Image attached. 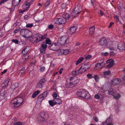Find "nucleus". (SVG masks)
I'll return each instance as SVG.
<instances>
[{
    "label": "nucleus",
    "instance_id": "obj_1",
    "mask_svg": "<svg viewBox=\"0 0 125 125\" xmlns=\"http://www.w3.org/2000/svg\"><path fill=\"white\" fill-rule=\"evenodd\" d=\"M23 99L21 97H18L13 99L11 101V103L14 105L12 106L14 108L21 106L22 103Z\"/></svg>",
    "mask_w": 125,
    "mask_h": 125
},
{
    "label": "nucleus",
    "instance_id": "obj_2",
    "mask_svg": "<svg viewBox=\"0 0 125 125\" xmlns=\"http://www.w3.org/2000/svg\"><path fill=\"white\" fill-rule=\"evenodd\" d=\"M76 94L78 96L86 99L89 98L90 97V94L88 92L82 89H79Z\"/></svg>",
    "mask_w": 125,
    "mask_h": 125
},
{
    "label": "nucleus",
    "instance_id": "obj_3",
    "mask_svg": "<svg viewBox=\"0 0 125 125\" xmlns=\"http://www.w3.org/2000/svg\"><path fill=\"white\" fill-rule=\"evenodd\" d=\"M82 11V9L80 6L77 5L75 8L74 10L72 11L71 13L70 18L73 19L75 18L76 15L80 13Z\"/></svg>",
    "mask_w": 125,
    "mask_h": 125
},
{
    "label": "nucleus",
    "instance_id": "obj_4",
    "mask_svg": "<svg viewBox=\"0 0 125 125\" xmlns=\"http://www.w3.org/2000/svg\"><path fill=\"white\" fill-rule=\"evenodd\" d=\"M48 117L47 114L45 112H42L40 113V116L38 117V119L40 121H46Z\"/></svg>",
    "mask_w": 125,
    "mask_h": 125
},
{
    "label": "nucleus",
    "instance_id": "obj_5",
    "mask_svg": "<svg viewBox=\"0 0 125 125\" xmlns=\"http://www.w3.org/2000/svg\"><path fill=\"white\" fill-rule=\"evenodd\" d=\"M108 94L109 95H113L114 98L116 99H118L120 97V95L119 93L117 94V95H115L114 94V92L113 90L108 91Z\"/></svg>",
    "mask_w": 125,
    "mask_h": 125
},
{
    "label": "nucleus",
    "instance_id": "obj_6",
    "mask_svg": "<svg viewBox=\"0 0 125 125\" xmlns=\"http://www.w3.org/2000/svg\"><path fill=\"white\" fill-rule=\"evenodd\" d=\"M46 81L45 78H43L37 84V87L39 88H42L44 85Z\"/></svg>",
    "mask_w": 125,
    "mask_h": 125
},
{
    "label": "nucleus",
    "instance_id": "obj_7",
    "mask_svg": "<svg viewBox=\"0 0 125 125\" xmlns=\"http://www.w3.org/2000/svg\"><path fill=\"white\" fill-rule=\"evenodd\" d=\"M34 36H35L36 40V42H38L42 40V35L40 34H36L34 35H33Z\"/></svg>",
    "mask_w": 125,
    "mask_h": 125
},
{
    "label": "nucleus",
    "instance_id": "obj_8",
    "mask_svg": "<svg viewBox=\"0 0 125 125\" xmlns=\"http://www.w3.org/2000/svg\"><path fill=\"white\" fill-rule=\"evenodd\" d=\"M33 1V0H32L30 1H29V0H28L27 1H26L24 4L23 5V8L25 6H26L27 8L26 10H28V8L30 7V6L31 5V4L32 3Z\"/></svg>",
    "mask_w": 125,
    "mask_h": 125
},
{
    "label": "nucleus",
    "instance_id": "obj_9",
    "mask_svg": "<svg viewBox=\"0 0 125 125\" xmlns=\"http://www.w3.org/2000/svg\"><path fill=\"white\" fill-rule=\"evenodd\" d=\"M58 20L59 23H57L60 25L64 24L66 23V19L62 16L61 18H58Z\"/></svg>",
    "mask_w": 125,
    "mask_h": 125
},
{
    "label": "nucleus",
    "instance_id": "obj_10",
    "mask_svg": "<svg viewBox=\"0 0 125 125\" xmlns=\"http://www.w3.org/2000/svg\"><path fill=\"white\" fill-rule=\"evenodd\" d=\"M28 32H29V31L28 30L24 29H21L20 31L21 34L22 35H23V36L25 38V37L26 34H27V33H28Z\"/></svg>",
    "mask_w": 125,
    "mask_h": 125
},
{
    "label": "nucleus",
    "instance_id": "obj_11",
    "mask_svg": "<svg viewBox=\"0 0 125 125\" xmlns=\"http://www.w3.org/2000/svg\"><path fill=\"white\" fill-rule=\"evenodd\" d=\"M105 38L102 37L99 40V43L100 45L102 46L105 45L107 43Z\"/></svg>",
    "mask_w": 125,
    "mask_h": 125
},
{
    "label": "nucleus",
    "instance_id": "obj_12",
    "mask_svg": "<svg viewBox=\"0 0 125 125\" xmlns=\"http://www.w3.org/2000/svg\"><path fill=\"white\" fill-rule=\"evenodd\" d=\"M121 81L120 79L115 78L112 80V84L114 85H116L119 84Z\"/></svg>",
    "mask_w": 125,
    "mask_h": 125
},
{
    "label": "nucleus",
    "instance_id": "obj_13",
    "mask_svg": "<svg viewBox=\"0 0 125 125\" xmlns=\"http://www.w3.org/2000/svg\"><path fill=\"white\" fill-rule=\"evenodd\" d=\"M77 82H76V81H73L72 82H70L69 84H66V86L67 87H72L75 86V84H77Z\"/></svg>",
    "mask_w": 125,
    "mask_h": 125
},
{
    "label": "nucleus",
    "instance_id": "obj_14",
    "mask_svg": "<svg viewBox=\"0 0 125 125\" xmlns=\"http://www.w3.org/2000/svg\"><path fill=\"white\" fill-rule=\"evenodd\" d=\"M21 0H12V5L15 7L19 5Z\"/></svg>",
    "mask_w": 125,
    "mask_h": 125
},
{
    "label": "nucleus",
    "instance_id": "obj_15",
    "mask_svg": "<svg viewBox=\"0 0 125 125\" xmlns=\"http://www.w3.org/2000/svg\"><path fill=\"white\" fill-rule=\"evenodd\" d=\"M77 27H76L73 26L70 28L69 29V32L71 34H72L75 33L77 29Z\"/></svg>",
    "mask_w": 125,
    "mask_h": 125
},
{
    "label": "nucleus",
    "instance_id": "obj_16",
    "mask_svg": "<svg viewBox=\"0 0 125 125\" xmlns=\"http://www.w3.org/2000/svg\"><path fill=\"white\" fill-rule=\"evenodd\" d=\"M124 42H121L118 45V49L121 50H124Z\"/></svg>",
    "mask_w": 125,
    "mask_h": 125
},
{
    "label": "nucleus",
    "instance_id": "obj_17",
    "mask_svg": "<svg viewBox=\"0 0 125 125\" xmlns=\"http://www.w3.org/2000/svg\"><path fill=\"white\" fill-rule=\"evenodd\" d=\"M94 26H92L89 29V35L90 36H92L94 34Z\"/></svg>",
    "mask_w": 125,
    "mask_h": 125
},
{
    "label": "nucleus",
    "instance_id": "obj_18",
    "mask_svg": "<svg viewBox=\"0 0 125 125\" xmlns=\"http://www.w3.org/2000/svg\"><path fill=\"white\" fill-rule=\"evenodd\" d=\"M9 82V81L8 80L4 81L1 85L2 87V88L6 87L7 86Z\"/></svg>",
    "mask_w": 125,
    "mask_h": 125
},
{
    "label": "nucleus",
    "instance_id": "obj_19",
    "mask_svg": "<svg viewBox=\"0 0 125 125\" xmlns=\"http://www.w3.org/2000/svg\"><path fill=\"white\" fill-rule=\"evenodd\" d=\"M65 40V36L62 37L60 38L59 42L62 46L64 45Z\"/></svg>",
    "mask_w": 125,
    "mask_h": 125
},
{
    "label": "nucleus",
    "instance_id": "obj_20",
    "mask_svg": "<svg viewBox=\"0 0 125 125\" xmlns=\"http://www.w3.org/2000/svg\"><path fill=\"white\" fill-rule=\"evenodd\" d=\"M29 50V47L27 46L22 51V53L23 55L27 54V53Z\"/></svg>",
    "mask_w": 125,
    "mask_h": 125
},
{
    "label": "nucleus",
    "instance_id": "obj_21",
    "mask_svg": "<svg viewBox=\"0 0 125 125\" xmlns=\"http://www.w3.org/2000/svg\"><path fill=\"white\" fill-rule=\"evenodd\" d=\"M90 65H88L87 63H86L85 64H82L81 67L83 68V69L86 71L90 67Z\"/></svg>",
    "mask_w": 125,
    "mask_h": 125
},
{
    "label": "nucleus",
    "instance_id": "obj_22",
    "mask_svg": "<svg viewBox=\"0 0 125 125\" xmlns=\"http://www.w3.org/2000/svg\"><path fill=\"white\" fill-rule=\"evenodd\" d=\"M79 73H80L79 70H74L72 72V75L74 76H75Z\"/></svg>",
    "mask_w": 125,
    "mask_h": 125
},
{
    "label": "nucleus",
    "instance_id": "obj_23",
    "mask_svg": "<svg viewBox=\"0 0 125 125\" xmlns=\"http://www.w3.org/2000/svg\"><path fill=\"white\" fill-rule=\"evenodd\" d=\"M44 98L43 97L42 95L41 94L40 95L38 98V100L40 102H41L44 99Z\"/></svg>",
    "mask_w": 125,
    "mask_h": 125
},
{
    "label": "nucleus",
    "instance_id": "obj_24",
    "mask_svg": "<svg viewBox=\"0 0 125 125\" xmlns=\"http://www.w3.org/2000/svg\"><path fill=\"white\" fill-rule=\"evenodd\" d=\"M113 42L112 41H109L107 42L106 44L107 47H110L112 46L113 45Z\"/></svg>",
    "mask_w": 125,
    "mask_h": 125
},
{
    "label": "nucleus",
    "instance_id": "obj_25",
    "mask_svg": "<svg viewBox=\"0 0 125 125\" xmlns=\"http://www.w3.org/2000/svg\"><path fill=\"white\" fill-rule=\"evenodd\" d=\"M62 16L64 18H65L66 20V19H69V18L71 19L70 18V16L69 14L68 13H66L65 14H63L62 15Z\"/></svg>",
    "mask_w": 125,
    "mask_h": 125
},
{
    "label": "nucleus",
    "instance_id": "obj_26",
    "mask_svg": "<svg viewBox=\"0 0 125 125\" xmlns=\"http://www.w3.org/2000/svg\"><path fill=\"white\" fill-rule=\"evenodd\" d=\"M112 120L109 117H108L107 119L105 122L103 123V125H105L106 123H110L111 122Z\"/></svg>",
    "mask_w": 125,
    "mask_h": 125
},
{
    "label": "nucleus",
    "instance_id": "obj_27",
    "mask_svg": "<svg viewBox=\"0 0 125 125\" xmlns=\"http://www.w3.org/2000/svg\"><path fill=\"white\" fill-rule=\"evenodd\" d=\"M83 59V57H81L76 62V65H77L79 63L81 62L82 61Z\"/></svg>",
    "mask_w": 125,
    "mask_h": 125
},
{
    "label": "nucleus",
    "instance_id": "obj_28",
    "mask_svg": "<svg viewBox=\"0 0 125 125\" xmlns=\"http://www.w3.org/2000/svg\"><path fill=\"white\" fill-rule=\"evenodd\" d=\"M27 34H26L25 38H26L30 37L32 38V37L33 36V35H32V33L31 31H29V32H28V33H27Z\"/></svg>",
    "mask_w": 125,
    "mask_h": 125
},
{
    "label": "nucleus",
    "instance_id": "obj_29",
    "mask_svg": "<svg viewBox=\"0 0 125 125\" xmlns=\"http://www.w3.org/2000/svg\"><path fill=\"white\" fill-rule=\"evenodd\" d=\"M64 49H59L57 51L59 55H62L63 54Z\"/></svg>",
    "mask_w": 125,
    "mask_h": 125
},
{
    "label": "nucleus",
    "instance_id": "obj_30",
    "mask_svg": "<svg viewBox=\"0 0 125 125\" xmlns=\"http://www.w3.org/2000/svg\"><path fill=\"white\" fill-rule=\"evenodd\" d=\"M45 41V42L46 43V44H52V41L49 38H46Z\"/></svg>",
    "mask_w": 125,
    "mask_h": 125
},
{
    "label": "nucleus",
    "instance_id": "obj_31",
    "mask_svg": "<svg viewBox=\"0 0 125 125\" xmlns=\"http://www.w3.org/2000/svg\"><path fill=\"white\" fill-rule=\"evenodd\" d=\"M29 55L28 54L23 55L22 56V58L23 61H25L26 60L28 59Z\"/></svg>",
    "mask_w": 125,
    "mask_h": 125
},
{
    "label": "nucleus",
    "instance_id": "obj_32",
    "mask_svg": "<svg viewBox=\"0 0 125 125\" xmlns=\"http://www.w3.org/2000/svg\"><path fill=\"white\" fill-rule=\"evenodd\" d=\"M114 61L113 59H111L106 61V63H114Z\"/></svg>",
    "mask_w": 125,
    "mask_h": 125
},
{
    "label": "nucleus",
    "instance_id": "obj_33",
    "mask_svg": "<svg viewBox=\"0 0 125 125\" xmlns=\"http://www.w3.org/2000/svg\"><path fill=\"white\" fill-rule=\"evenodd\" d=\"M79 71L80 74H82L83 73L85 72L86 71L85 70H84L83 69V68L81 67V68L79 69Z\"/></svg>",
    "mask_w": 125,
    "mask_h": 125
},
{
    "label": "nucleus",
    "instance_id": "obj_34",
    "mask_svg": "<svg viewBox=\"0 0 125 125\" xmlns=\"http://www.w3.org/2000/svg\"><path fill=\"white\" fill-rule=\"evenodd\" d=\"M95 67L96 68L97 67V69L98 70L101 69V68H102L100 63H97V64H96Z\"/></svg>",
    "mask_w": 125,
    "mask_h": 125
},
{
    "label": "nucleus",
    "instance_id": "obj_35",
    "mask_svg": "<svg viewBox=\"0 0 125 125\" xmlns=\"http://www.w3.org/2000/svg\"><path fill=\"white\" fill-rule=\"evenodd\" d=\"M47 46L46 44V43L44 41L41 44V47H42L45 48L46 49V48Z\"/></svg>",
    "mask_w": 125,
    "mask_h": 125
},
{
    "label": "nucleus",
    "instance_id": "obj_36",
    "mask_svg": "<svg viewBox=\"0 0 125 125\" xmlns=\"http://www.w3.org/2000/svg\"><path fill=\"white\" fill-rule=\"evenodd\" d=\"M48 94V91H45L43 94H41L43 96V97L45 98L47 96Z\"/></svg>",
    "mask_w": 125,
    "mask_h": 125
},
{
    "label": "nucleus",
    "instance_id": "obj_37",
    "mask_svg": "<svg viewBox=\"0 0 125 125\" xmlns=\"http://www.w3.org/2000/svg\"><path fill=\"white\" fill-rule=\"evenodd\" d=\"M111 72L109 70H108L107 71H105L103 72L104 74L105 75H108L110 74Z\"/></svg>",
    "mask_w": 125,
    "mask_h": 125
},
{
    "label": "nucleus",
    "instance_id": "obj_38",
    "mask_svg": "<svg viewBox=\"0 0 125 125\" xmlns=\"http://www.w3.org/2000/svg\"><path fill=\"white\" fill-rule=\"evenodd\" d=\"M56 101H57V104H60L62 103V101L59 98H56Z\"/></svg>",
    "mask_w": 125,
    "mask_h": 125
},
{
    "label": "nucleus",
    "instance_id": "obj_39",
    "mask_svg": "<svg viewBox=\"0 0 125 125\" xmlns=\"http://www.w3.org/2000/svg\"><path fill=\"white\" fill-rule=\"evenodd\" d=\"M115 63H109L107 66V68L109 69L111 68L112 67L114 64Z\"/></svg>",
    "mask_w": 125,
    "mask_h": 125
},
{
    "label": "nucleus",
    "instance_id": "obj_40",
    "mask_svg": "<svg viewBox=\"0 0 125 125\" xmlns=\"http://www.w3.org/2000/svg\"><path fill=\"white\" fill-rule=\"evenodd\" d=\"M49 103L50 105L51 106H53V105H55V103L53 102L51 100L49 101Z\"/></svg>",
    "mask_w": 125,
    "mask_h": 125
},
{
    "label": "nucleus",
    "instance_id": "obj_41",
    "mask_svg": "<svg viewBox=\"0 0 125 125\" xmlns=\"http://www.w3.org/2000/svg\"><path fill=\"white\" fill-rule=\"evenodd\" d=\"M46 49L45 48L42 47H41L40 48V51L42 53H44L45 52V51Z\"/></svg>",
    "mask_w": 125,
    "mask_h": 125
},
{
    "label": "nucleus",
    "instance_id": "obj_42",
    "mask_svg": "<svg viewBox=\"0 0 125 125\" xmlns=\"http://www.w3.org/2000/svg\"><path fill=\"white\" fill-rule=\"evenodd\" d=\"M65 41L64 45H66L69 42V39L68 38H66L65 37Z\"/></svg>",
    "mask_w": 125,
    "mask_h": 125
},
{
    "label": "nucleus",
    "instance_id": "obj_43",
    "mask_svg": "<svg viewBox=\"0 0 125 125\" xmlns=\"http://www.w3.org/2000/svg\"><path fill=\"white\" fill-rule=\"evenodd\" d=\"M50 4V0H47L46 3H45V6L46 7L49 6Z\"/></svg>",
    "mask_w": 125,
    "mask_h": 125
},
{
    "label": "nucleus",
    "instance_id": "obj_44",
    "mask_svg": "<svg viewBox=\"0 0 125 125\" xmlns=\"http://www.w3.org/2000/svg\"><path fill=\"white\" fill-rule=\"evenodd\" d=\"M87 77L89 79H91L93 78V76L90 73H88L87 75Z\"/></svg>",
    "mask_w": 125,
    "mask_h": 125
},
{
    "label": "nucleus",
    "instance_id": "obj_45",
    "mask_svg": "<svg viewBox=\"0 0 125 125\" xmlns=\"http://www.w3.org/2000/svg\"><path fill=\"white\" fill-rule=\"evenodd\" d=\"M93 77L96 82L99 79V77L98 76L96 75H95Z\"/></svg>",
    "mask_w": 125,
    "mask_h": 125
},
{
    "label": "nucleus",
    "instance_id": "obj_46",
    "mask_svg": "<svg viewBox=\"0 0 125 125\" xmlns=\"http://www.w3.org/2000/svg\"><path fill=\"white\" fill-rule=\"evenodd\" d=\"M21 29V28L19 27H18L16 30H15L14 32V33H17L18 32L20 31Z\"/></svg>",
    "mask_w": 125,
    "mask_h": 125
},
{
    "label": "nucleus",
    "instance_id": "obj_47",
    "mask_svg": "<svg viewBox=\"0 0 125 125\" xmlns=\"http://www.w3.org/2000/svg\"><path fill=\"white\" fill-rule=\"evenodd\" d=\"M12 42L15 43L16 44H17L18 43L19 41L17 40L13 39L12 40Z\"/></svg>",
    "mask_w": 125,
    "mask_h": 125
},
{
    "label": "nucleus",
    "instance_id": "obj_48",
    "mask_svg": "<svg viewBox=\"0 0 125 125\" xmlns=\"http://www.w3.org/2000/svg\"><path fill=\"white\" fill-rule=\"evenodd\" d=\"M52 96L54 99H56L57 96V93L55 92L53 93L52 94Z\"/></svg>",
    "mask_w": 125,
    "mask_h": 125
},
{
    "label": "nucleus",
    "instance_id": "obj_49",
    "mask_svg": "<svg viewBox=\"0 0 125 125\" xmlns=\"http://www.w3.org/2000/svg\"><path fill=\"white\" fill-rule=\"evenodd\" d=\"M33 26V24H27L26 27L27 28H30Z\"/></svg>",
    "mask_w": 125,
    "mask_h": 125
},
{
    "label": "nucleus",
    "instance_id": "obj_50",
    "mask_svg": "<svg viewBox=\"0 0 125 125\" xmlns=\"http://www.w3.org/2000/svg\"><path fill=\"white\" fill-rule=\"evenodd\" d=\"M92 56L91 55H88L85 57L84 59L86 60H88L91 58Z\"/></svg>",
    "mask_w": 125,
    "mask_h": 125
},
{
    "label": "nucleus",
    "instance_id": "obj_51",
    "mask_svg": "<svg viewBox=\"0 0 125 125\" xmlns=\"http://www.w3.org/2000/svg\"><path fill=\"white\" fill-rule=\"evenodd\" d=\"M45 69V67L44 66H42L40 68V71L41 72H43Z\"/></svg>",
    "mask_w": 125,
    "mask_h": 125
},
{
    "label": "nucleus",
    "instance_id": "obj_52",
    "mask_svg": "<svg viewBox=\"0 0 125 125\" xmlns=\"http://www.w3.org/2000/svg\"><path fill=\"white\" fill-rule=\"evenodd\" d=\"M98 14L100 15V16H102L103 14V13L102 12L101 10H99L98 11Z\"/></svg>",
    "mask_w": 125,
    "mask_h": 125
},
{
    "label": "nucleus",
    "instance_id": "obj_53",
    "mask_svg": "<svg viewBox=\"0 0 125 125\" xmlns=\"http://www.w3.org/2000/svg\"><path fill=\"white\" fill-rule=\"evenodd\" d=\"M63 54L64 55L68 53L69 52L68 50H63Z\"/></svg>",
    "mask_w": 125,
    "mask_h": 125
},
{
    "label": "nucleus",
    "instance_id": "obj_54",
    "mask_svg": "<svg viewBox=\"0 0 125 125\" xmlns=\"http://www.w3.org/2000/svg\"><path fill=\"white\" fill-rule=\"evenodd\" d=\"M47 120L44 121H41L42 122V123L44 124V125H48L49 124V123H48V122L46 121Z\"/></svg>",
    "mask_w": 125,
    "mask_h": 125
},
{
    "label": "nucleus",
    "instance_id": "obj_55",
    "mask_svg": "<svg viewBox=\"0 0 125 125\" xmlns=\"http://www.w3.org/2000/svg\"><path fill=\"white\" fill-rule=\"evenodd\" d=\"M47 34H44L43 35H42V40L47 38Z\"/></svg>",
    "mask_w": 125,
    "mask_h": 125
},
{
    "label": "nucleus",
    "instance_id": "obj_56",
    "mask_svg": "<svg viewBox=\"0 0 125 125\" xmlns=\"http://www.w3.org/2000/svg\"><path fill=\"white\" fill-rule=\"evenodd\" d=\"M94 97L95 99H99L100 98V96L98 94H96L94 95Z\"/></svg>",
    "mask_w": 125,
    "mask_h": 125
},
{
    "label": "nucleus",
    "instance_id": "obj_57",
    "mask_svg": "<svg viewBox=\"0 0 125 125\" xmlns=\"http://www.w3.org/2000/svg\"><path fill=\"white\" fill-rule=\"evenodd\" d=\"M22 123L21 122H18L15 124V125H22Z\"/></svg>",
    "mask_w": 125,
    "mask_h": 125
},
{
    "label": "nucleus",
    "instance_id": "obj_58",
    "mask_svg": "<svg viewBox=\"0 0 125 125\" xmlns=\"http://www.w3.org/2000/svg\"><path fill=\"white\" fill-rule=\"evenodd\" d=\"M56 46V43H54V44H52V45H51V49L53 50H53L52 49V48H51V47H52V46Z\"/></svg>",
    "mask_w": 125,
    "mask_h": 125
},
{
    "label": "nucleus",
    "instance_id": "obj_59",
    "mask_svg": "<svg viewBox=\"0 0 125 125\" xmlns=\"http://www.w3.org/2000/svg\"><path fill=\"white\" fill-rule=\"evenodd\" d=\"M93 119L96 122H97L98 121V118L97 117H93Z\"/></svg>",
    "mask_w": 125,
    "mask_h": 125
},
{
    "label": "nucleus",
    "instance_id": "obj_60",
    "mask_svg": "<svg viewBox=\"0 0 125 125\" xmlns=\"http://www.w3.org/2000/svg\"><path fill=\"white\" fill-rule=\"evenodd\" d=\"M110 56H114L115 55V53L113 52H110Z\"/></svg>",
    "mask_w": 125,
    "mask_h": 125
},
{
    "label": "nucleus",
    "instance_id": "obj_61",
    "mask_svg": "<svg viewBox=\"0 0 125 125\" xmlns=\"http://www.w3.org/2000/svg\"><path fill=\"white\" fill-rule=\"evenodd\" d=\"M9 0H1L0 2V5L2 3L5 2Z\"/></svg>",
    "mask_w": 125,
    "mask_h": 125
},
{
    "label": "nucleus",
    "instance_id": "obj_62",
    "mask_svg": "<svg viewBox=\"0 0 125 125\" xmlns=\"http://www.w3.org/2000/svg\"><path fill=\"white\" fill-rule=\"evenodd\" d=\"M53 27V25L52 24H50L49 25L48 27V28L49 29H52Z\"/></svg>",
    "mask_w": 125,
    "mask_h": 125
},
{
    "label": "nucleus",
    "instance_id": "obj_63",
    "mask_svg": "<svg viewBox=\"0 0 125 125\" xmlns=\"http://www.w3.org/2000/svg\"><path fill=\"white\" fill-rule=\"evenodd\" d=\"M36 95L37 96L40 93V91L39 90H37L34 92Z\"/></svg>",
    "mask_w": 125,
    "mask_h": 125
},
{
    "label": "nucleus",
    "instance_id": "obj_64",
    "mask_svg": "<svg viewBox=\"0 0 125 125\" xmlns=\"http://www.w3.org/2000/svg\"><path fill=\"white\" fill-rule=\"evenodd\" d=\"M100 64H101L102 67L104 66L105 64V62H101V63H100Z\"/></svg>",
    "mask_w": 125,
    "mask_h": 125
}]
</instances>
